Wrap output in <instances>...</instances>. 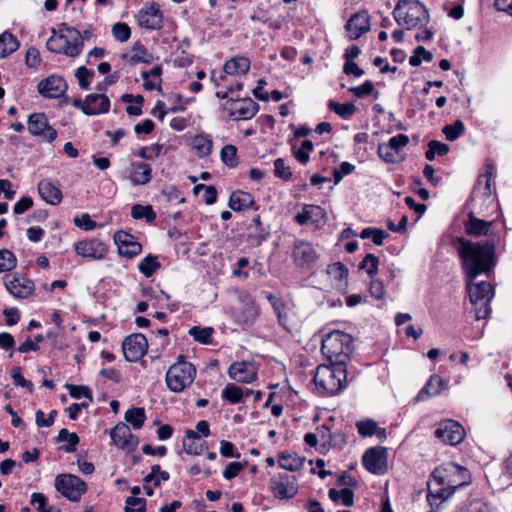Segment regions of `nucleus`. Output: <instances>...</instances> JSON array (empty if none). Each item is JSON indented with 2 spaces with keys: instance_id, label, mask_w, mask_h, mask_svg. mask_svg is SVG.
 <instances>
[{
  "instance_id": "nucleus-17",
  "label": "nucleus",
  "mask_w": 512,
  "mask_h": 512,
  "mask_svg": "<svg viewBox=\"0 0 512 512\" xmlns=\"http://www.w3.org/2000/svg\"><path fill=\"white\" fill-rule=\"evenodd\" d=\"M114 242L117 245L118 252L121 256L130 259L141 253V244L128 232L123 230L117 231L114 234Z\"/></svg>"
},
{
  "instance_id": "nucleus-1",
  "label": "nucleus",
  "mask_w": 512,
  "mask_h": 512,
  "mask_svg": "<svg viewBox=\"0 0 512 512\" xmlns=\"http://www.w3.org/2000/svg\"><path fill=\"white\" fill-rule=\"evenodd\" d=\"M458 256L465 279H475L481 274L488 275L496 265L495 245L493 241L473 242L457 237Z\"/></svg>"
},
{
  "instance_id": "nucleus-11",
  "label": "nucleus",
  "mask_w": 512,
  "mask_h": 512,
  "mask_svg": "<svg viewBox=\"0 0 512 512\" xmlns=\"http://www.w3.org/2000/svg\"><path fill=\"white\" fill-rule=\"evenodd\" d=\"M434 435L443 443L455 446L464 440L465 431L457 421L449 419L439 424Z\"/></svg>"
},
{
  "instance_id": "nucleus-49",
  "label": "nucleus",
  "mask_w": 512,
  "mask_h": 512,
  "mask_svg": "<svg viewBox=\"0 0 512 512\" xmlns=\"http://www.w3.org/2000/svg\"><path fill=\"white\" fill-rule=\"evenodd\" d=\"M328 275L341 285L348 278L349 271L341 262H335L327 267Z\"/></svg>"
},
{
  "instance_id": "nucleus-53",
  "label": "nucleus",
  "mask_w": 512,
  "mask_h": 512,
  "mask_svg": "<svg viewBox=\"0 0 512 512\" xmlns=\"http://www.w3.org/2000/svg\"><path fill=\"white\" fill-rule=\"evenodd\" d=\"M433 60V54L426 50L423 46H417L413 55L409 58V64L413 67L421 65L422 61L431 62Z\"/></svg>"
},
{
  "instance_id": "nucleus-3",
  "label": "nucleus",
  "mask_w": 512,
  "mask_h": 512,
  "mask_svg": "<svg viewBox=\"0 0 512 512\" xmlns=\"http://www.w3.org/2000/svg\"><path fill=\"white\" fill-rule=\"evenodd\" d=\"M392 14L396 23L407 30L422 28L430 21L428 9L419 0H398Z\"/></svg>"
},
{
  "instance_id": "nucleus-30",
  "label": "nucleus",
  "mask_w": 512,
  "mask_h": 512,
  "mask_svg": "<svg viewBox=\"0 0 512 512\" xmlns=\"http://www.w3.org/2000/svg\"><path fill=\"white\" fill-rule=\"evenodd\" d=\"M38 192L41 198L48 204L58 205L62 200L61 190L48 179H43L39 182Z\"/></svg>"
},
{
  "instance_id": "nucleus-8",
  "label": "nucleus",
  "mask_w": 512,
  "mask_h": 512,
  "mask_svg": "<svg viewBox=\"0 0 512 512\" xmlns=\"http://www.w3.org/2000/svg\"><path fill=\"white\" fill-rule=\"evenodd\" d=\"M54 486L62 496L72 502H78L87 491L86 483L80 477L69 473L57 475Z\"/></svg>"
},
{
  "instance_id": "nucleus-52",
  "label": "nucleus",
  "mask_w": 512,
  "mask_h": 512,
  "mask_svg": "<svg viewBox=\"0 0 512 512\" xmlns=\"http://www.w3.org/2000/svg\"><path fill=\"white\" fill-rule=\"evenodd\" d=\"M152 60V55L147 51V49L142 44H134L132 48V55L130 58V61L132 63H150Z\"/></svg>"
},
{
  "instance_id": "nucleus-42",
  "label": "nucleus",
  "mask_w": 512,
  "mask_h": 512,
  "mask_svg": "<svg viewBox=\"0 0 512 512\" xmlns=\"http://www.w3.org/2000/svg\"><path fill=\"white\" fill-rule=\"evenodd\" d=\"M161 267L157 256L147 255L138 264L139 271L147 278L151 277Z\"/></svg>"
},
{
  "instance_id": "nucleus-46",
  "label": "nucleus",
  "mask_w": 512,
  "mask_h": 512,
  "mask_svg": "<svg viewBox=\"0 0 512 512\" xmlns=\"http://www.w3.org/2000/svg\"><path fill=\"white\" fill-rule=\"evenodd\" d=\"M267 300L270 302L274 312L276 313L279 324L285 327L287 322V315L284 313L285 304L283 300L279 297H276L272 293L267 294Z\"/></svg>"
},
{
  "instance_id": "nucleus-45",
  "label": "nucleus",
  "mask_w": 512,
  "mask_h": 512,
  "mask_svg": "<svg viewBox=\"0 0 512 512\" xmlns=\"http://www.w3.org/2000/svg\"><path fill=\"white\" fill-rule=\"evenodd\" d=\"M131 216L134 219H145L148 223L153 222L156 219V213L154 212L152 206L147 205L143 206L140 204H135L131 208Z\"/></svg>"
},
{
  "instance_id": "nucleus-59",
  "label": "nucleus",
  "mask_w": 512,
  "mask_h": 512,
  "mask_svg": "<svg viewBox=\"0 0 512 512\" xmlns=\"http://www.w3.org/2000/svg\"><path fill=\"white\" fill-rule=\"evenodd\" d=\"M124 510L125 512H145L146 500L144 498L129 496L126 498Z\"/></svg>"
},
{
  "instance_id": "nucleus-5",
  "label": "nucleus",
  "mask_w": 512,
  "mask_h": 512,
  "mask_svg": "<svg viewBox=\"0 0 512 512\" xmlns=\"http://www.w3.org/2000/svg\"><path fill=\"white\" fill-rule=\"evenodd\" d=\"M346 371L341 365H319L314 374L313 381L318 390L328 395H333L344 388Z\"/></svg>"
},
{
  "instance_id": "nucleus-26",
  "label": "nucleus",
  "mask_w": 512,
  "mask_h": 512,
  "mask_svg": "<svg viewBox=\"0 0 512 512\" xmlns=\"http://www.w3.org/2000/svg\"><path fill=\"white\" fill-rule=\"evenodd\" d=\"M110 436L113 443L121 449H130L137 444V441L133 444L131 443L133 435L129 426L123 422H119L113 429H111Z\"/></svg>"
},
{
  "instance_id": "nucleus-31",
  "label": "nucleus",
  "mask_w": 512,
  "mask_h": 512,
  "mask_svg": "<svg viewBox=\"0 0 512 512\" xmlns=\"http://www.w3.org/2000/svg\"><path fill=\"white\" fill-rule=\"evenodd\" d=\"M326 213L324 209L316 205H305L303 211L295 216V221L300 225H305L309 221L315 224L324 222Z\"/></svg>"
},
{
  "instance_id": "nucleus-64",
  "label": "nucleus",
  "mask_w": 512,
  "mask_h": 512,
  "mask_svg": "<svg viewBox=\"0 0 512 512\" xmlns=\"http://www.w3.org/2000/svg\"><path fill=\"white\" fill-rule=\"evenodd\" d=\"M457 512H486V506L481 500L472 499L462 504Z\"/></svg>"
},
{
  "instance_id": "nucleus-22",
  "label": "nucleus",
  "mask_w": 512,
  "mask_h": 512,
  "mask_svg": "<svg viewBox=\"0 0 512 512\" xmlns=\"http://www.w3.org/2000/svg\"><path fill=\"white\" fill-rule=\"evenodd\" d=\"M495 173L494 164L491 162H486L484 172L481 173L472 190V199L478 197H490L492 194L491 182L492 177Z\"/></svg>"
},
{
  "instance_id": "nucleus-2",
  "label": "nucleus",
  "mask_w": 512,
  "mask_h": 512,
  "mask_svg": "<svg viewBox=\"0 0 512 512\" xmlns=\"http://www.w3.org/2000/svg\"><path fill=\"white\" fill-rule=\"evenodd\" d=\"M428 483L427 500L430 505L438 507L457 489L468 485L471 481L469 471L454 462L443 463L436 467Z\"/></svg>"
},
{
  "instance_id": "nucleus-48",
  "label": "nucleus",
  "mask_w": 512,
  "mask_h": 512,
  "mask_svg": "<svg viewBox=\"0 0 512 512\" xmlns=\"http://www.w3.org/2000/svg\"><path fill=\"white\" fill-rule=\"evenodd\" d=\"M244 397V391L239 386L229 383L225 386L222 391V398L229 401L232 404L242 402Z\"/></svg>"
},
{
  "instance_id": "nucleus-6",
  "label": "nucleus",
  "mask_w": 512,
  "mask_h": 512,
  "mask_svg": "<svg viewBox=\"0 0 512 512\" xmlns=\"http://www.w3.org/2000/svg\"><path fill=\"white\" fill-rule=\"evenodd\" d=\"M196 376V368L190 362L183 360V356L172 364L166 372V384L170 391L180 393L189 387Z\"/></svg>"
},
{
  "instance_id": "nucleus-34",
  "label": "nucleus",
  "mask_w": 512,
  "mask_h": 512,
  "mask_svg": "<svg viewBox=\"0 0 512 512\" xmlns=\"http://www.w3.org/2000/svg\"><path fill=\"white\" fill-rule=\"evenodd\" d=\"M254 204V198L250 193L234 191L230 195L228 205L234 211H242Z\"/></svg>"
},
{
  "instance_id": "nucleus-57",
  "label": "nucleus",
  "mask_w": 512,
  "mask_h": 512,
  "mask_svg": "<svg viewBox=\"0 0 512 512\" xmlns=\"http://www.w3.org/2000/svg\"><path fill=\"white\" fill-rule=\"evenodd\" d=\"M112 35L119 42H126L131 36L130 27L124 22H117L112 26Z\"/></svg>"
},
{
  "instance_id": "nucleus-16",
  "label": "nucleus",
  "mask_w": 512,
  "mask_h": 512,
  "mask_svg": "<svg viewBox=\"0 0 512 512\" xmlns=\"http://www.w3.org/2000/svg\"><path fill=\"white\" fill-rule=\"evenodd\" d=\"M75 251L82 257L101 260L106 256L107 246L100 239L91 238L77 242Z\"/></svg>"
},
{
  "instance_id": "nucleus-40",
  "label": "nucleus",
  "mask_w": 512,
  "mask_h": 512,
  "mask_svg": "<svg viewBox=\"0 0 512 512\" xmlns=\"http://www.w3.org/2000/svg\"><path fill=\"white\" fill-rule=\"evenodd\" d=\"M327 106L345 120L350 119L357 111L356 106L351 102L341 104L334 100H329Z\"/></svg>"
},
{
  "instance_id": "nucleus-43",
  "label": "nucleus",
  "mask_w": 512,
  "mask_h": 512,
  "mask_svg": "<svg viewBox=\"0 0 512 512\" xmlns=\"http://www.w3.org/2000/svg\"><path fill=\"white\" fill-rule=\"evenodd\" d=\"M124 418L134 429H140L146 420L145 410L144 408L128 409L125 412Z\"/></svg>"
},
{
  "instance_id": "nucleus-13",
  "label": "nucleus",
  "mask_w": 512,
  "mask_h": 512,
  "mask_svg": "<svg viewBox=\"0 0 512 512\" xmlns=\"http://www.w3.org/2000/svg\"><path fill=\"white\" fill-rule=\"evenodd\" d=\"M270 489L274 497L280 500L291 499L298 492L295 477L286 473L274 476L270 482Z\"/></svg>"
},
{
  "instance_id": "nucleus-19",
  "label": "nucleus",
  "mask_w": 512,
  "mask_h": 512,
  "mask_svg": "<svg viewBox=\"0 0 512 512\" xmlns=\"http://www.w3.org/2000/svg\"><path fill=\"white\" fill-rule=\"evenodd\" d=\"M345 28L351 40L360 38L370 29L369 14L366 10L354 13L347 21Z\"/></svg>"
},
{
  "instance_id": "nucleus-58",
  "label": "nucleus",
  "mask_w": 512,
  "mask_h": 512,
  "mask_svg": "<svg viewBox=\"0 0 512 512\" xmlns=\"http://www.w3.org/2000/svg\"><path fill=\"white\" fill-rule=\"evenodd\" d=\"M379 257L374 254H367L359 264L360 269H366L368 275L374 276L378 272Z\"/></svg>"
},
{
  "instance_id": "nucleus-38",
  "label": "nucleus",
  "mask_w": 512,
  "mask_h": 512,
  "mask_svg": "<svg viewBox=\"0 0 512 512\" xmlns=\"http://www.w3.org/2000/svg\"><path fill=\"white\" fill-rule=\"evenodd\" d=\"M19 41L9 31L0 34V59L14 53L19 48Z\"/></svg>"
},
{
  "instance_id": "nucleus-56",
  "label": "nucleus",
  "mask_w": 512,
  "mask_h": 512,
  "mask_svg": "<svg viewBox=\"0 0 512 512\" xmlns=\"http://www.w3.org/2000/svg\"><path fill=\"white\" fill-rule=\"evenodd\" d=\"M95 72L91 69L86 68L85 66H81L77 68L75 72V77L78 79V83L81 89L88 90L90 86V81L94 77Z\"/></svg>"
},
{
  "instance_id": "nucleus-21",
  "label": "nucleus",
  "mask_w": 512,
  "mask_h": 512,
  "mask_svg": "<svg viewBox=\"0 0 512 512\" xmlns=\"http://www.w3.org/2000/svg\"><path fill=\"white\" fill-rule=\"evenodd\" d=\"M66 90L67 84L60 76L51 75L38 84L39 93L46 98H59Z\"/></svg>"
},
{
  "instance_id": "nucleus-33",
  "label": "nucleus",
  "mask_w": 512,
  "mask_h": 512,
  "mask_svg": "<svg viewBox=\"0 0 512 512\" xmlns=\"http://www.w3.org/2000/svg\"><path fill=\"white\" fill-rule=\"evenodd\" d=\"M223 69L228 75H246L250 69V60L245 56L232 57L225 62Z\"/></svg>"
},
{
  "instance_id": "nucleus-18",
  "label": "nucleus",
  "mask_w": 512,
  "mask_h": 512,
  "mask_svg": "<svg viewBox=\"0 0 512 512\" xmlns=\"http://www.w3.org/2000/svg\"><path fill=\"white\" fill-rule=\"evenodd\" d=\"M292 257L296 265L310 267L318 255L310 242L296 240L293 246Z\"/></svg>"
},
{
  "instance_id": "nucleus-61",
  "label": "nucleus",
  "mask_w": 512,
  "mask_h": 512,
  "mask_svg": "<svg viewBox=\"0 0 512 512\" xmlns=\"http://www.w3.org/2000/svg\"><path fill=\"white\" fill-rule=\"evenodd\" d=\"M11 378L13 381V384L15 386H20L25 389H27L28 392L32 393L33 391V383L29 380H26L23 375L21 374V368L20 367H13L11 370Z\"/></svg>"
},
{
  "instance_id": "nucleus-60",
  "label": "nucleus",
  "mask_w": 512,
  "mask_h": 512,
  "mask_svg": "<svg viewBox=\"0 0 512 512\" xmlns=\"http://www.w3.org/2000/svg\"><path fill=\"white\" fill-rule=\"evenodd\" d=\"M274 174L277 178L288 181L292 178V171L286 166L284 159L278 158L274 161Z\"/></svg>"
},
{
  "instance_id": "nucleus-55",
  "label": "nucleus",
  "mask_w": 512,
  "mask_h": 512,
  "mask_svg": "<svg viewBox=\"0 0 512 512\" xmlns=\"http://www.w3.org/2000/svg\"><path fill=\"white\" fill-rule=\"evenodd\" d=\"M66 388L69 391V395L74 399H80L81 397L86 398L89 402H93L92 392L89 387L83 385L67 384Z\"/></svg>"
},
{
  "instance_id": "nucleus-28",
  "label": "nucleus",
  "mask_w": 512,
  "mask_h": 512,
  "mask_svg": "<svg viewBox=\"0 0 512 512\" xmlns=\"http://www.w3.org/2000/svg\"><path fill=\"white\" fill-rule=\"evenodd\" d=\"M183 450L188 455H201L207 450L205 441L194 430L188 429L182 441Z\"/></svg>"
},
{
  "instance_id": "nucleus-39",
  "label": "nucleus",
  "mask_w": 512,
  "mask_h": 512,
  "mask_svg": "<svg viewBox=\"0 0 512 512\" xmlns=\"http://www.w3.org/2000/svg\"><path fill=\"white\" fill-rule=\"evenodd\" d=\"M79 441L80 439L78 435L74 432L70 433L66 428L61 429L56 438V442H67V444L61 447V449L66 453L76 451Z\"/></svg>"
},
{
  "instance_id": "nucleus-50",
  "label": "nucleus",
  "mask_w": 512,
  "mask_h": 512,
  "mask_svg": "<svg viewBox=\"0 0 512 512\" xmlns=\"http://www.w3.org/2000/svg\"><path fill=\"white\" fill-rule=\"evenodd\" d=\"M83 47H84V44H83L81 36H80V31H78V33H76V34L66 35L65 49L67 51L74 49V52L72 54H66V56L73 57V58L77 57L78 55L81 54Z\"/></svg>"
},
{
  "instance_id": "nucleus-14",
  "label": "nucleus",
  "mask_w": 512,
  "mask_h": 512,
  "mask_svg": "<svg viewBox=\"0 0 512 512\" xmlns=\"http://www.w3.org/2000/svg\"><path fill=\"white\" fill-rule=\"evenodd\" d=\"M73 105L80 108L86 115H98L109 111L110 100L104 94L93 93L87 95L84 102L80 99H75Z\"/></svg>"
},
{
  "instance_id": "nucleus-12",
  "label": "nucleus",
  "mask_w": 512,
  "mask_h": 512,
  "mask_svg": "<svg viewBox=\"0 0 512 512\" xmlns=\"http://www.w3.org/2000/svg\"><path fill=\"white\" fill-rule=\"evenodd\" d=\"M28 131L49 143L57 138V131L49 124L44 113H33L28 117Z\"/></svg>"
},
{
  "instance_id": "nucleus-44",
  "label": "nucleus",
  "mask_w": 512,
  "mask_h": 512,
  "mask_svg": "<svg viewBox=\"0 0 512 512\" xmlns=\"http://www.w3.org/2000/svg\"><path fill=\"white\" fill-rule=\"evenodd\" d=\"M214 330L212 327L193 326L189 329L188 334L201 344H210Z\"/></svg>"
},
{
  "instance_id": "nucleus-29",
  "label": "nucleus",
  "mask_w": 512,
  "mask_h": 512,
  "mask_svg": "<svg viewBox=\"0 0 512 512\" xmlns=\"http://www.w3.org/2000/svg\"><path fill=\"white\" fill-rule=\"evenodd\" d=\"M129 179L134 186L145 185L152 179V168L144 162H132L130 164Z\"/></svg>"
},
{
  "instance_id": "nucleus-27",
  "label": "nucleus",
  "mask_w": 512,
  "mask_h": 512,
  "mask_svg": "<svg viewBox=\"0 0 512 512\" xmlns=\"http://www.w3.org/2000/svg\"><path fill=\"white\" fill-rule=\"evenodd\" d=\"M4 284L6 289L16 298H27L34 291V283L25 278L14 277L11 280H7L5 277Z\"/></svg>"
},
{
  "instance_id": "nucleus-37",
  "label": "nucleus",
  "mask_w": 512,
  "mask_h": 512,
  "mask_svg": "<svg viewBox=\"0 0 512 512\" xmlns=\"http://www.w3.org/2000/svg\"><path fill=\"white\" fill-rule=\"evenodd\" d=\"M193 149L200 158L207 157L212 152L213 142L210 135L198 134L192 140Z\"/></svg>"
},
{
  "instance_id": "nucleus-63",
  "label": "nucleus",
  "mask_w": 512,
  "mask_h": 512,
  "mask_svg": "<svg viewBox=\"0 0 512 512\" xmlns=\"http://www.w3.org/2000/svg\"><path fill=\"white\" fill-rule=\"evenodd\" d=\"M314 148L313 142L310 140H304L301 144V148L294 151L295 158L302 164H306L309 159V152Z\"/></svg>"
},
{
  "instance_id": "nucleus-9",
  "label": "nucleus",
  "mask_w": 512,
  "mask_h": 512,
  "mask_svg": "<svg viewBox=\"0 0 512 512\" xmlns=\"http://www.w3.org/2000/svg\"><path fill=\"white\" fill-rule=\"evenodd\" d=\"M387 457V449L382 446H376L365 451L362 463L369 472L383 475L388 470Z\"/></svg>"
},
{
  "instance_id": "nucleus-36",
  "label": "nucleus",
  "mask_w": 512,
  "mask_h": 512,
  "mask_svg": "<svg viewBox=\"0 0 512 512\" xmlns=\"http://www.w3.org/2000/svg\"><path fill=\"white\" fill-rule=\"evenodd\" d=\"M66 35L65 34H57L55 29H52V35L46 42V47L49 51L57 54H72L74 49L66 50Z\"/></svg>"
},
{
  "instance_id": "nucleus-15",
  "label": "nucleus",
  "mask_w": 512,
  "mask_h": 512,
  "mask_svg": "<svg viewBox=\"0 0 512 512\" xmlns=\"http://www.w3.org/2000/svg\"><path fill=\"white\" fill-rule=\"evenodd\" d=\"M409 137L405 134H398L389 139L388 143H380L377 148L378 156L386 163L398 162L400 149L407 146Z\"/></svg>"
},
{
  "instance_id": "nucleus-25",
  "label": "nucleus",
  "mask_w": 512,
  "mask_h": 512,
  "mask_svg": "<svg viewBox=\"0 0 512 512\" xmlns=\"http://www.w3.org/2000/svg\"><path fill=\"white\" fill-rule=\"evenodd\" d=\"M493 223L494 221L479 219L473 212H469L467 220L464 222L465 232L472 237L487 236Z\"/></svg>"
},
{
  "instance_id": "nucleus-10",
  "label": "nucleus",
  "mask_w": 512,
  "mask_h": 512,
  "mask_svg": "<svg viewBox=\"0 0 512 512\" xmlns=\"http://www.w3.org/2000/svg\"><path fill=\"white\" fill-rule=\"evenodd\" d=\"M147 348V339L141 333H133L122 342L124 358L129 362H136L141 359L145 355Z\"/></svg>"
},
{
  "instance_id": "nucleus-23",
  "label": "nucleus",
  "mask_w": 512,
  "mask_h": 512,
  "mask_svg": "<svg viewBox=\"0 0 512 512\" xmlns=\"http://www.w3.org/2000/svg\"><path fill=\"white\" fill-rule=\"evenodd\" d=\"M231 110L229 115L235 120H248L251 119L258 111V104L251 98L244 99H231Z\"/></svg>"
},
{
  "instance_id": "nucleus-20",
  "label": "nucleus",
  "mask_w": 512,
  "mask_h": 512,
  "mask_svg": "<svg viewBox=\"0 0 512 512\" xmlns=\"http://www.w3.org/2000/svg\"><path fill=\"white\" fill-rule=\"evenodd\" d=\"M162 19V13L156 3L143 7L137 14L138 25L146 29H160Z\"/></svg>"
},
{
  "instance_id": "nucleus-32",
  "label": "nucleus",
  "mask_w": 512,
  "mask_h": 512,
  "mask_svg": "<svg viewBox=\"0 0 512 512\" xmlns=\"http://www.w3.org/2000/svg\"><path fill=\"white\" fill-rule=\"evenodd\" d=\"M445 381L439 375H432L426 385L417 394L418 401H424L431 396H437L446 388Z\"/></svg>"
},
{
  "instance_id": "nucleus-24",
  "label": "nucleus",
  "mask_w": 512,
  "mask_h": 512,
  "mask_svg": "<svg viewBox=\"0 0 512 512\" xmlns=\"http://www.w3.org/2000/svg\"><path fill=\"white\" fill-rule=\"evenodd\" d=\"M228 374L231 379L242 383H251L257 377L254 367L246 362H235L231 364L228 369Z\"/></svg>"
},
{
  "instance_id": "nucleus-35",
  "label": "nucleus",
  "mask_w": 512,
  "mask_h": 512,
  "mask_svg": "<svg viewBox=\"0 0 512 512\" xmlns=\"http://www.w3.org/2000/svg\"><path fill=\"white\" fill-rule=\"evenodd\" d=\"M259 315L258 307L255 302L250 298L243 303L240 312L237 314L236 319L241 324H252Z\"/></svg>"
},
{
  "instance_id": "nucleus-54",
  "label": "nucleus",
  "mask_w": 512,
  "mask_h": 512,
  "mask_svg": "<svg viewBox=\"0 0 512 512\" xmlns=\"http://www.w3.org/2000/svg\"><path fill=\"white\" fill-rule=\"evenodd\" d=\"M220 157L228 167L234 168L238 164L237 148L234 145H225L221 150Z\"/></svg>"
},
{
  "instance_id": "nucleus-47",
  "label": "nucleus",
  "mask_w": 512,
  "mask_h": 512,
  "mask_svg": "<svg viewBox=\"0 0 512 512\" xmlns=\"http://www.w3.org/2000/svg\"><path fill=\"white\" fill-rule=\"evenodd\" d=\"M442 133L448 141H455L465 133V126L461 120H456L453 124L445 125Z\"/></svg>"
},
{
  "instance_id": "nucleus-7",
  "label": "nucleus",
  "mask_w": 512,
  "mask_h": 512,
  "mask_svg": "<svg viewBox=\"0 0 512 512\" xmlns=\"http://www.w3.org/2000/svg\"><path fill=\"white\" fill-rule=\"evenodd\" d=\"M352 336L339 330L332 331L324 336L321 351L329 358L348 356L352 351Z\"/></svg>"
},
{
  "instance_id": "nucleus-41",
  "label": "nucleus",
  "mask_w": 512,
  "mask_h": 512,
  "mask_svg": "<svg viewBox=\"0 0 512 512\" xmlns=\"http://www.w3.org/2000/svg\"><path fill=\"white\" fill-rule=\"evenodd\" d=\"M279 466L288 471H297L303 466V459L296 454L283 452L278 458Z\"/></svg>"
},
{
  "instance_id": "nucleus-4",
  "label": "nucleus",
  "mask_w": 512,
  "mask_h": 512,
  "mask_svg": "<svg viewBox=\"0 0 512 512\" xmlns=\"http://www.w3.org/2000/svg\"><path fill=\"white\" fill-rule=\"evenodd\" d=\"M466 288L476 320L485 319L491 312L493 287L486 281L474 282V279H466Z\"/></svg>"
},
{
  "instance_id": "nucleus-62",
  "label": "nucleus",
  "mask_w": 512,
  "mask_h": 512,
  "mask_svg": "<svg viewBox=\"0 0 512 512\" xmlns=\"http://www.w3.org/2000/svg\"><path fill=\"white\" fill-rule=\"evenodd\" d=\"M378 424L372 419L361 420L356 423L358 433L362 437H370L375 433Z\"/></svg>"
},
{
  "instance_id": "nucleus-51",
  "label": "nucleus",
  "mask_w": 512,
  "mask_h": 512,
  "mask_svg": "<svg viewBox=\"0 0 512 512\" xmlns=\"http://www.w3.org/2000/svg\"><path fill=\"white\" fill-rule=\"evenodd\" d=\"M17 265V258L13 252L7 249L0 250V273L9 272Z\"/></svg>"
}]
</instances>
